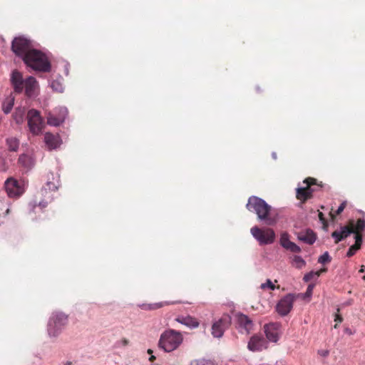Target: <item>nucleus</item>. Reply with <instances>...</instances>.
<instances>
[{
  "mask_svg": "<svg viewBox=\"0 0 365 365\" xmlns=\"http://www.w3.org/2000/svg\"><path fill=\"white\" fill-rule=\"evenodd\" d=\"M246 207L249 211L255 212L258 218L267 225H273L277 222L275 218L269 216L271 206L259 197L254 195L250 197Z\"/></svg>",
  "mask_w": 365,
  "mask_h": 365,
  "instance_id": "f257e3e1",
  "label": "nucleus"
},
{
  "mask_svg": "<svg viewBox=\"0 0 365 365\" xmlns=\"http://www.w3.org/2000/svg\"><path fill=\"white\" fill-rule=\"evenodd\" d=\"M24 63L36 71L50 72L51 64L48 56L40 50H31L23 60Z\"/></svg>",
  "mask_w": 365,
  "mask_h": 365,
  "instance_id": "f03ea898",
  "label": "nucleus"
},
{
  "mask_svg": "<svg viewBox=\"0 0 365 365\" xmlns=\"http://www.w3.org/2000/svg\"><path fill=\"white\" fill-rule=\"evenodd\" d=\"M182 341L183 337L180 331L169 329L161 334L158 347L165 352H171L177 349Z\"/></svg>",
  "mask_w": 365,
  "mask_h": 365,
  "instance_id": "7ed1b4c3",
  "label": "nucleus"
},
{
  "mask_svg": "<svg viewBox=\"0 0 365 365\" xmlns=\"http://www.w3.org/2000/svg\"><path fill=\"white\" fill-rule=\"evenodd\" d=\"M68 322V315L61 311L52 312L47 324V332L50 337L58 336L65 329Z\"/></svg>",
  "mask_w": 365,
  "mask_h": 365,
  "instance_id": "20e7f679",
  "label": "nucleus"
},
{
  "mask_svg": "<svg viewBox=\"0 0 365 365\" xmlns=\"http://www.w3.org/2000/svg\"><path fill=\"white\" fill-rule=\"evenodd\" d=\"M11 49L16 56L23 61L27 54L34 49V46L31 39L24 36H19L13 39Z\"/></svg>",
  "mask_w": 365,
  "mask_h": 365,
  "instance_id": "39448f33",
  "label": "nucleus"
},
{
  "mask_svg": "<svg viewBox=\"0 0 365 365\" xmlns=\"http://www.w3.org/2000/svg\"><path fill=\"white\" fill-rule=\"evenodd\" d=\"M303 182L306 184V186L303 187H298L296 190V197L302 202H305L312 198L313 192L317 191V189L312 188V185H317L319 187H323L322 182H321L318 183L317 179L314 178L309 177L306 178Z\"/></svg>",
  "mask_w": 365,
  "mask_h": 365,
  "instance_id": "423d86ee",
  "label": "nucleus"
},
{
  "mask_svg": "<svg viewBox=\"0 0 365 365\" xmlns=\"http://www.w3.org/2000/svg\"><path fill=\"white\" fill-rule=\"evenodd\" d=\"M28 126L30 132L38 135L43 128V119L40 112L36 109H30L27 113Z\"/></svg>",
  "mask_w": 365,
  "mask_h": 365,
  "instance_id": "0eeeda50",
  "label": "nucleus"
},
{
  "mask_svg": "<svg viewBox=\"0 0 365 365\" xmlns=\"http://www.w3.org/2000/svg\"><path fill=\"white\" fill-rule=\"evenodd\" d=\"M251 234L256 239L259 245H269L274 242L275 240V233L271 228H267L264 230H261L257 226L251 228Z\"/></svg>",
  "mask_w": 365,
  "mask_h": 365,
  "instance_id": "6e6552de",
  "label": "nucleus"
},
{
  "mask_svg": "<svg viewBox=\"0 0 365 365\" xmlns=\"http://www.w3.org/2000/svg\"><path fill=\"white\" fill-rule=\"evenodd\" d=\"M4 187L9 197H19L25 192L24 182L13 178H9L5 181Z\"/></svg>",
  "mask_w": 365,
  "mask_h": 365,
  "instance_id": "1a4fd4ad",
  "label": "nucleus"
},
{
  "mask_svg": "<svg viewBox=\"0 0 365 365\" xmlns=\"http://www.w3.org/2000/svg\"><path fill=\"white\" fill-rule=\"evenodd\" d=\"M232 323V318L229 314L222 317L213 323L212 326V334L215 338H221L225 331L229 328Z\"/></svg>",
  "mask_w": 365,
  "mask_h": 365,
  "instance_id": "9d476101",
  "label": "nucleus"
},
{
  "mask_svg": "<svg viewBox=\"0 0 365 365\" xmlns=\"http://www.w3.org/2000/svg\"><path fill=\"white\" fill-rule=\"evenodd\" d=\"M295 296L293 294H287L282 298L276 306L277 313L282 316H287L293 307Z\"/></svg>",
  "mask_w": 365,
  "mask_h": 365,
  "instance_id": "9b49d317",
  "label": "nucleus"
},
{
  "mask_svg": "<svg viewBox=\"0 0 365 365\" xmlns=\"http://www.w3.org/2000/svg\"><path fill=\"white\" fill-rule=\"evenodd\" d=\"M10 82L16 93H21L24 88L25 79L18 70H14L11 73Z\"/></svg>",
  "mask_w": 365,
  "mask_h": 365,
  "instance_id": "f8f14e48",
  "label": "nucleus"
},
{
  "mask_svg": "<svg viewBox=\"0 0 365 365\" xmlns=\"http://www.w3.org/2000/svg\"><path fill=\"white\" fill-rule=\"evenodd\" d=\"M25 95L28 98H35L38 95V84L34 76H28L25 79Z\"/></svg>",
  "mask_w": 365,
  "mask_h": 365,
  "instance_id": "ddd939ff",
  "label": "nucleus"
},
{
  "mask_svg": "<svg viewBox=\"0 0 365 365\" xmlns=\"http://www.w3.org/2000/svg\"><path fill=\"white\" fill-rule=\"evenodd\" d=\"M249 350L252 351H259L267 348V341L262 336H252L247 345Z\"/></svg>",
  "mask_w": 365,
  "mask_h": 365,
  "instance_id": "4468645a",
  "label": "nucleus"
},
{
  "mask_svg": "<svg viewBox=\"0 0 365 365\" xmlns=\"http://www.w3.org/2000/svg\"><path fill=\"white\" fill-rule=\"evenodd\" d=\"M280 324L279 323H270L264 327V333L267 339L272 342H277L279 339V329Z\"/></svg>",
  "mask_w": 365,
  "mask_h": 365,
  "instance_id": "2eb2a0df",
  "label": "nucleus"
},
{
  "mask_svg": "<svg viewBox=\"0 0 365 365\" xmlns=\"http://www.w3.org/2000/svg\"><path fill=\"white\" fill-rule=\"evenodd\" d=\"M239 327L244 329L247 334H249L253 327L252 321L245 314L237 313L235 315Z\"/></svg>",
  "mask_w": 365,
  "mask_h": 365,
  "instance_id": "dca6fc26",
  "label": "nucleus"
},
{
  "mask_svg": "<svg viewBox=\"0 0 365 365\" xmlns=\"http://www.w3.org/2000/svg\"><path fill=\"white\" fill-rule=\"evenodd\" d=\"M60 186V179L59 175L58 174H54L53 173H49L47 175V182L46 183V187L42 192L46 191L47 190L51 191H56Z\"/></svg>",
  "mask_w": 365,
  "mask_h": 365,
  "instance_id": "f3484780",
  "label": "nucleus"
},
{
  "mask_svg": "<svg viewBox=\"0 0 365 365\" xmlns=\"http://www.w3.org/2000/svg\"><path fill=\"white\" fill-rule=\"evenodd\" d=\"M44 142L49 150L58 148L61 144V140L58 135L46 133L44 135Z\"/></svg>",
  "mask_w": 365,
  "mask_h": 365,
  "instance_id": "a211bd4d",
  "label": "nucleus"
},
{
  "mask_svg": "<svg viewBox=\"0 0 365 365\" xmlns=\"http://www.w3.org/2000/svg\"><path fill=\"white\" fill-rule=\"evenodd\" d=\"M297 239L306 244L313 245L317 240V235L312 230L307 229L305 232H299Z\"/></svg>",
  "mask_w": 365,
  "mask_h": 365,
  "instance_id": "6ab92c4d",
  "label": "nucleus"
},
{
  "mask_svg": "<svg viewBox=\"0 0 365 365\" xmlns=\"http://www.w3.org/2000/svg\"><path fill=\"white\" fill-rule=\"evenodd\" d=\"M175 321L190 328V329H194V328H197L199 326V322L195 318V317H192L190 315H187V316H184V315H180V316H178L176 319H175Z\"/></svg>",
  "mask_w": 365,
  "mask_h": 365,
  "instance_id": "aec40b11",
  "label": "nucleus"
},
{
  "mask_svg": "<svg viewBox=\"0 0 365 365\" xmlns=\"http://www.w3.org/2000/svg\"><path fill=\"white\" fill-rule=\"evenodd\" d=\"M18 163L24 169L29 170L34 166L35 160L31 155L21 154L19 157Z\"/></svg>",
  "mask_w": 365,
  "mask_h": 365,
  "instance_id": "412c9836",
  "label": "nucleus"
},
{
  "mask_svg": "<svg viewBox=\"0 0 365 365\" xmlns=\"http://www.w3.org/2000/svg\"><path fill=\"white\" fill-rule=\"evenodd\" d=\"M180 303H181L180 301H176V302H162L154 303V304H143L140 305V307L142 309H144V310H154V309H160L165 305H170V304H180Z\"/></svg>",
  "mask_w": 365,
  "mask_h": 365,
  "instance_id": "4be33fe9",
  "label": "nucleus"
},
{
  "mask_svg": "<svg viewBox=\"0 0 365 365\" xmlns=\"http://www.w3.org/2000/svg\"><path fill=\"white\" fill-rule=\"evenodd\" d=\"M47 123L52 126H59L64 121L63 118H59L55 113H49L47 115Z\"/></svg>",
  "mask_w": 365,
  "mask_h": 365,
  "instance_id": "5701e85b",
  "label": "nucleus"
},
{
  "mask_svg": "<svg viewBox=\"0 0 365 365\" xmlns=\"http://www.w3.org/2000/svg\"><path fill=\"white\" fill-rule=\"evenodd\" d=\"M14 97L10 96L6 98L5 101L2 103V110L5 114H9L14 106Z\"/></svg>",
  "mask_w": 365,
  "mask_h": 365,
  "instance_id": "b1692460",
  "label": "nucleus"
},
{
  "mask_svg": "<svg viewBox=\"0 0 365 365\" xmlns=\"http://www.w3.org/2000/svg\"><path fill=\"white\" fill-rule=\"evenodd\" d=\"M8 149L11 152H16L19 147V140L16 138H9L6 140Z\"/></svg>",
  "mask_w": 365,
  "mask_h": 365,
  "instance_id": "393cba45",
  "label": "nucleus"
},
{
  "mask_svg": "<svg viewBox=\"0 0 365 365\" xmlns=\"http://www.w3.org/2000/svg\"><path fill=\"white\" fill-rule=\"evenodd\" d=\"M24 112L21 108H17L13 114L14 119L17 124H21L24 121Z\"/></svg>",
  "mask_w": 365,
  "mask_h": 365,
  "instance_id": "a878e982",
  "label": "nucleus"
},
{
  "mask_svg": "<svg viewBox=\"0 0 365 365\" xmlns=\"http://www.w3.org/2000/svg\"><path fill=\"white\" fill-rule=\"evenodd\" d=\"M190 365H216L214 361L207 359H199L191 361Z\"/></svg>",
  "mask_w": 365,
  "mask_h": 365,
  "instance_id": "bb28decb",
  "label": "nucleus"
},
{
  "mask_svg": "<svg viewBox=\"0 0 365 365\" xmlns=\"http://www.w3.org/2000/svg\"><path fill=\"white\" fill-rule=\"evenodd\" d=\"M340 235L342 237V240L346 238L352 233H355V230L352 228L349 227L348 226L341 227L340 230H339Z\"/></svg>",
  "mask_w": 365,
  "mask_h": 365,
  "instance_id": "cd10ccee",
  "label": "nucleus"
},
{
  "mask_svg": "<svg viewBox=\"0 0 365 365\" xmlns=\"http://www.w3.org/2000/svg\"><path fill=\"white\" fill-rule=\"evenodd\" d=\"M59 118H63V120L65 121L68 115V110L66 107L56 108L54 110V113Z\"/></svg>",
  "mask_w": 365,
  "mask_h": 365,
  "instance_id": "c85d7f7f",
  "label": "nucleus"
},
{
  "mask_svg": "<svg viewBox=\"0 0 365 365\" xmlns=\"http://www.w3.org/2000/svg\"><path fill=\"white\" fill-rule=\"evenodd\" d=\"M51 87L53 91L62 93L64 90L62 83L58 80H54L51 83Z\"/></svg>",
  "mask_w": 365,
  "mask_h": 365,
  "instance_id": "c756f323",
  "label": "nucleus"
},
{
  "mask_svg": "<svg viewBox=\"0 0 365 365\" xmlns=\"http://www.w3.org/2000/svg\"><path fill=\"white\" fill-rule=\"evenodd\" d=\"M320 275H321V272L311 271V272L307 273L306 274H304V276L303 277V280L305 282H308L314 278L317 279Z\"/></svg>",
  "mask_w": 365,
  "mask_h": 365,
  "instance_id": "7c9ffc66",
  "label": "nucleus"
},
{
  "mask_svg": "<svg viewBox=\"0 0 365 365\" xmlns=\"http://www.w3.org/2000/svg\"><path fill=\"white\" fill-rule=\"evenodd\" d=\"M290 242H291V241L289 240V234L287 232H282L280 235V240H279L280 245L282 247L285 248Z\"/></svg>",
  "mask_w": 365,
  "mask_h": 365,
  "instance_id": "2f4dec72",
  "label": "nucleus"
},
{
  "mask_svg": "<svg viewBox=\"0 0 365 365\" xmlns=\"http://www.w3.org/2000/svg\"><path fill=\"white\" fill-rule=\"evenodd\" d=\"M352 229L355 230V233L364 231L365 230V220L364 219H359Z\"/></svg>",
  "mask_w": 365,
  "mask_h": 365,
  "instance_id": "473e14b6",
  "label": "nucleus"
},
{
  "mask_svg": "<svg viewBox=\"0 0 365 365\" xmlns=\"http://www.w3.org/2000/svg\"><path fill=\"white\" fill-rule=\"evenodd\" d=\"M331 261V257H330L328 252H325L323 255H322L318 258V263H320L322 264H325L327 263H329Z\"/></svg>",
  "mask_w": 365,
  "mask_h": 365,
  "instance_id": "72a5a7b5",
  "label": "nucleus"
},
{
  "mask_svg": "<svg viewBox=\"0 0 365 365\" xmlns=\"http://www.w3.org/2000/svg\"><path fill=\"white\" fill-rule=\"evenodd\" d=\"M293 261L295 264L296 267L301 269L305 266L306 262L303 259L301 256L295 255L294 257Z\"/></svg>",
  "mask_w": 365,
  "mask_h": 365,
  "instance_id": "f704fd0d",
  "label": "nucleus"
},
{
  "mask_svg": "<svg viewBox=\"0 0 365 365\" xmlns=\"http://www.w3.org/2000/svg\"><path fill=\"white\" fill-rule=\"evenodd\" d=\"M284 249L289 250L294 253H299L301 252V248L294 242H291Z\"/></svg>",
  "mask_w": 365,
  "mask_h": 365,
  "instance_id": "c9c22d12",
  "label": "nucleus"
},
{
  "mask_svg": "<svg viewBox=\"0 0 365 365\" xmlns=\"http://www.w3.org/2000/svg\"><path fill=\"white\" fill-rule=\"evenodd\" d=\"M260 287L262 289H264L266 288H269V289L271 290H274L275 289V286L274 284L272 282V281L270 279H267L266 282L265 283H262L260 286Z\"/></svg>",
  "mask_w": 365,
  "mask_h": 365,
  "instance_id": "e433bc0d",
  "label": "nucleus"
},
{
  "mask_svg": "<svg viewBox=\"0 0 365 365\" xmlns=\"http://www.w3.org/2000/svg\"><path fill=\"white\" fill-rule=\"evenodd\" d=\"M354 239H355V244L354 245L361 248V244H362V235L359 233H355Z\"/></svg>",
  "mask_w": 365,
  "mask_h": 365,
  "instance_id": "4c0bfd02",
  "label": "nucleus"
},
{
  "mask_svg": "<svg viewBox=\"0 0 365 365\" xmlns=\"http://www.w3.org/2000/svg\"><path fill=\"white\" fill-rule=\"evenodd\" d=\"M359 250V247H357L356 246H355L354 245H351L348 252H346V256L348 257H352L353 255H355V253Z\"/></svg>",
  "mask_w": 365,
  "mask_h": 365,
  "instance_id": "58836bf2",
  "label": "nucleus"
},
{
  "mask_svg": "<svg viewBox=\"0 0 365 365\" xmlns=\"http://www.w3.org/2000/svg\"><path fill=\"white\" fill-rule=\"evenodd\" d=\"M331 237L334 239V242L336 244L339 243L342 240V237L340 235L339 230H336L331 233Z\"/></svg>",
  "mask_w": 365,
  "mask_h": 365,
  "instance_id": "ea45409f",
  "label": "nucleus"
},
{
  "mask_svg": "<svg viewBox=\"0 0 365 365\" xmlns=\"http://www.w3.org/2000/svg\"><path fill=\"white\" fill-rule=\"evenodd\" d=\"M346 206V201H344L339 206L338 209L336 210V215H340L344 210Z\"/></svg>",
  "mask_w": 365,
  "mask_h": 365,
  "instance_id": "a19ab883",
  "label": "nucleus"
},
{
  "mask_svg": "<svg viewBox=\"0 0 365 365\" xmlns=\"http://www.w3.org/2000/svg\"><path fill=\"white\" fill-rule=\"evenodd\" d=\"M314 284H309L307 287V291H306V295L308 297H310L312 294L313 289L314 287Z\"/></svg>",
  "mask_w": 365,
  "mask_h": 365,
  "instance_id": "79ce46f5",
  "label": "nucleus"
},
{
  "mask_svg": "<svg viewBox=\"0 0 365 365\" xmlns=\"http://www.w3.org/2000/svg\"><path fill=\"white\" fill-rule=\"evenodd\" d=\"M319 220L322 222V223L324 225V226H327V222L324 217V215L322 212H319Z\"/></svg>",
  "mask_w": 365,
  "mask_h": 365,
  "instance_id": "37998d69",
  "label": "nucleus"
},
{
  "mask_svg": "<svg viewBox=\"0 0 365 365\" xmlns=\"http://www.w3.org/2000/svg\"><path fill=\"white\" fill-rule=\"evenodd\" d=\"M318 354L323 357H327L329 355V351L328 350H319Z\"/></svg>",
  "mask_w": 365,
  "mask_h": 365,
  "instance_id": "c03bdc74",
  "label": "nucleus"
},
{
  "mask_svg": "<svg viewBox=\"0 0 365 365\" xmlns=\"http://www.w3.org/2000/svg\"><path fill=\"white\" fill-rule=\"evenodd\" d=\"M334 321L338 322V323H341L343 321V318H342V317L340 314H335Z\"/></svg>",
  "mask_w": 365,
  "mask_h": 365,
  "instance_id": "a18cd8bd",
  "label": "nucleus"
},
{
  "mask_svg": "<svg viewBox=\"0 0 365 365\" xmlns=\"http://www.w3.org/2000/svg\"><path fill=\"white\" fill-rule=\"evenodd\" d=\"M6 205H7V207L6 209V211H5V215H8L9 211H10V209H9V206H10V202H6Z\"/></svg>",
  "mask_w": 365,
  "mask_h": 365,
  "instance_id": "49530a36",
  "label": "nucleus"
},
{
  "mask_svg": "<svg viewBox=\"0 0 365 365\" xmlns=\"http://www.w3.org/2000/svg\"><path fill=\"white\" fill-rule=\"evenodd\" d=\"M48 205V202H44V201H41L39 202V206L42 207H46Z\"/></svg>",
  "mask_w": 365,
  "mask_h": 365,
  "instance_id": "de8ad7c7",
  "label": "nucleus"
},
{
  "mask_svg": "<svg viewBox=\"0 0 365 365\" xmlns=\"http://www.w3.org/2000/svg\"><path fill=\"white\" fill-rule=\"evenodd\" d=\"M121 343L123 346H127L129 343V341L126 339H123Z\"/></svg>",
  "mask_w": 365,
  "mask_h": 365,
  "instance_id": "09e8293b",
  "label": "nucleus"
},
{
  "mask_svg": "<svg viewBox=\"0 0 365 365\" xmlns=\"http://www.w3.org/2000/svg\"><path fill=\"white\" fill-rule=\"evenodd\" d=\"M344 331L349 335H352L353 334L352 331L349 328H346Z\"/></svg>",
  "mask_w": 365,
  "mask_h": 365,
  "instance_id": "8fccbe9b",
  "label": "nucleus"
},
{
  "mask_svg": "<svg viewBox=\"0 0 365 365\" xmlns=\"http://www.w3.org/2000/svg\"><path fill=\"white\" fill-rule=\"evenodd\" d=\"M312 188H314V189H317V191H319V190H321L322 187H318L317 185H312Z\"/></svg>",
  "mask_w": 365,
  "mask_h": 365,
  "instance_id": "3c124183",
  "label": "nucleus"
},
{
  "mask_svg": "<svg viewBox=\"0 0 365 365\" xmlns=\"http://www.w3.org/2000/svg\"><path fill=\"white\" fill-rule=\"evenodd\" d=\"M155 359V356H153V355L149 358V360H150V361H153Z\"/></svg>",
  "mask_w": 365,
  "mask_h": 365,
  "instance_id": "603ef678",
  "label": "nucleus"
},
{
  "mask_svg": "<svg viewBox=\"0 0 365 365\" xmlns=\"http://www.w3.org/2000/svg\"><path fill=\"white\" fill-rule=\"evenodd\" d=\"M327 268H323V269H321L319 272H321V274L322 272H327Z\"/></svg>",
  "mask_w": 365,
  "mask_h": 365,
  "instance_id": "864d4df0",
  "label": "nucleus"
},
{
  "mask_svg": "<svg viewBox=\"0 0 365 365\" xmlns=\"http://www.w3.org/2000/svg\"><path fill=\"white\" fill-rule=\"evenodd\" d=\"M71 364H72V362H71V361H66V362L65 363V365H71Z\"/></svg>",
  "mask_w": 365,
  "mask_h": 365,
  "instance_id": "5fc2aeb1",
  "label": "nucleus"
},
{
  "mask_svg": "<svg viewBox=\"0 0 365 365\" xmlns=\"http://www.w3.org/2000/svg\"><path fill=\"white\" fill-rule=\"evenodd\" d=\"M272 157L276 159L277 158V155H276V153H272Z\"/></svg>",
  "mask_w": 365,
  "mask_h": 365,
  "instance_id": "6e6d98bb",
  "label": "nucleus"
},
{
  "mask_svg": "<svg viewBox=\"0 0 365 365\" xmlns=\"http://www.w3.org/2000/svg\"><path fill=\"white\" fill-rule=\"evenodd\" d=\"M152 352H153V351H152L151 349H148V354H151Z\"/></svg>",
  "mask_w": 365,
  "mask_h": 365,
  "instance_id": "4d7b16f0",
  "label": "nucleus"
},
{
  "mask_svg": "<svg viewBox=\"0 0 365 365\" xmlns=\"http://www.w3.org/2000/svg\"><path fill=\"white\" fill-rule=\"evenodd\" d=\"M360 272H364V269L361 268L360 270H359Z\"/></svg>",
  "mask_w": 365,
  "mask_h": 365,
  "instance_id": "13d9d810",
  "label": "nucleus"
},
{
  "mask_svg": "<svg viewBox=\"0 0 365 365\" xmlns=\"http://www.w3.org/2000/svg\"><path fill=\"white\" fill-rule=\"evenodd\" d=\"M334 327L336 329L337 327V324H335Z\"/></svg>",
  "mask_w": 365,
  "mask_h": 365,
  "instance_id": "bf43d9fd",
  "label": "nucleus"
}]
</instances>
